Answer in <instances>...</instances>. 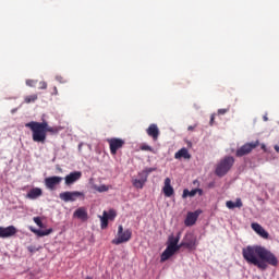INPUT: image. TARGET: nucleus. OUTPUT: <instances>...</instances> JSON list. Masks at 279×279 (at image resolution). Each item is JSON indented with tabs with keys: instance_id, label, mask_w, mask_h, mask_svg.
I'll use <instances>...</instances> for the list:
<instances>
[{
	"instance_id": "1",
	"label": "nucleus",
	"mask_w": 279,
	"mask_h": 279,
	"mask_svg": "<svg viewBox=\"0 0 279 279\" xmlns=\"http://www.w3.org/2000/svg\"><path fill=\"white\" fill-rule=\"evenodd\" d=\"M242 256L248 265H254V267L262 271L267 269V264L272 267H278V257L265 246L248 245L242 248Z\"/></svg>"
},
{
	"instance_id": "2",
	"label": "nucleus",
	"mask_w": 279,
	"mask_h": 279,
	"mask_svg": "<svg viewBox=\"0 0 279 279\" xmlns=\"http://www.w3.org/2000/svg\"><path fill=\"white\" fill-rule=\"evenodd\" d=\"M25 128H29L34 143H41L43 145L47 142L48 132L49 134H58L59 132L58 128L49 125L47 121H31L25 124Z\"/></svg>"
},
{
	"instance_id": "3",
	"label": "nucleus",
	"mask_w": 279,
	"mask_h": 279,
	"mask_svg": "<svg viewBox=\"0 0 279 279\" xmlns=\"http://www.w3.org/2000/svg\"><path fill=\"white\" fill-rule=\"evenodd\" d=\"M234 167V157L226 156L216 166L215 173L218 178H223Z\"/></svg>"
},
{
	"instance_id": "4",
	"label": "nucleus",
	"mask_w": 279,
	"mask_h": 279,
	"mask_svg": "<svg viewBox=\"0 0 279 279\" xmlns=\"http://www.w3.org/2000/svg\"><path fill=\"white\" fill-rule=\"evenodd\" d=\"M130 239H132V230L126 229L125 231H123V226L120 225L118 227V238L112 240V244L121 245V243H128V241H130Z\"/></svg>"
},
{
	"instance_id": "5",
	"label": "nucleus",
	"mask_w": 279,
	"mask_h": 279,
	"mask_svg": "<svg viewBox=\"0 0 279 279\" xmlns=\"http://www.w3.org/2000/svg\"><path fill=\"white\" fill-rule=\"evenodd\" d=\"M258 145H260V142L258 140L255 142L246 143L236 149L235 156L238 158H243V156H247L248 154H252V151H254V149H256Z\"/></svg>"
},
{
	"instance_id": "6",
	"label": "nucleus",
	"mask_w": 279,
	"mask_h": 279,
	"mask_svg": "<svg viewBox=\"0 0 279 279\" xmlns=\"http://www.w3.org/2000/svg\"><path fill=\"white\" fill-rule=\"evenodd\" d=\"M107 143L109 144L111 156H117L118 149H122L123 145H125V141L119 137L108 138Z\"/></svg>"
},
{
	"instance_id": "7",
	"label": "nucleus",
	"mask_w": 279,
	"mask_h": 279,
	"mask_svg": "<svg viewBox=\"0 0 279 279\" xmlns=\"http://www.w3.org/2000/svg\"><path fill=\"white\" fill-rule=\"evenodd\" d=\"M62 177H48L44 180V184L48 191H56L62 184Z\"/></svg>"
},
{
	"instance_id": "8",
	"label": "nucleus",
	"mask_w": 279,
	"mask_h": 279,
	"mask_svg": "<svg viewBox=\"0 0 279 279\" xmlns=\"http://www.w3.org/2000/svg\"><path fill=\"white\" fill-rule=\"evenodd\" d=\"M59 197L62 202L69 203V202H76L77 197H84V193L82 192H63L59 194Z\"/></svg>"
},
{
	"instance_id": "9",
	"label": "nucleus",
	"mask_w": 279,
	"mask_h": 279,
	"mask_svg": "<svg viewBox=\"0 0 279 279\" xmlns=\"http://www.w3.org/2000/svg\"><path fill=\"white\" fill-rule=\"evenodd\" d=\"M17 230L14 226L9 227H0V239H10V236H14Z\"/></svg>"
},
{
	"instance_id": "10",
	"label": "nucleus",
	"mask_w": 279,
	"mask_h": 279,
	"mask_svg": "<svg viewBox=\"0 0 279 279\" xmlns=\"http://www.w3.org/2000/svg\"><path fill=\"white\" fill-rule=\"evenodd\" d=\"M199 215H202V210L199 209L187 213V216L185 218V226H195L197 219L199 218Z\"/></svg>"
},
{
	"instance_id": "11",
	"label": "nucleus",
	"mask_w": 279,
	"mask_h": 279,
	"mask_svg": "<svg viewBox=\"0 0 279 279\" xmlns=\"http://www.w3.org/2000/svg\"><path fill=\"white\" fill-rule=\"evenodd\" d=\"M252 230H254V232H256V234H258V236H260L262 239H269V232H267L265 230V228H263V226L258 225V222H253L251 225Z\"/></svg>"
},
{
	"instance_id": "12",
	"label": "nucleus",
	"mask_w": 279,
	"mask_h": 279,
	"mask_svg": "<svg viewBox=\"0 0 279 279\" xmlns=\"http://www.w3.org/2000/svg\"><path fill=\"white\" fill-rule=\"evenodd\" d=\"M81 178H82V172L80 171L71 172L65 177L66 186H71V184H75V182H77V180H81Z\"/></svg>"
},
{
	"instance_id": "13",
	"label": "nucleus",
	"mask_w": 279,
	"mask_h": 279,
	"mask_svg": "<svg viewBox=\"0 0 279 279\" xmlns=\"http://www.w3.org/2000/svg\"><path fill=\"white\" fill-rule=\"evenodd\" d=\"M146 133L150 138H153V141H158V137L160 136V130L156 124H150L146 130Z\"/></svg>"
},
{
	"instance_id": "14",
	"label": "nucleus",
	"mask_w": 279,
	"mask_h": 279,
	"mask_svg": "<svg viewBox=\"0 0 279 279\" xmlns=\"http://www.w3.org/2000/svg\"><path fill=\"white\" fill-rule=\"evenodd\" d=\"M163 195L166 197H171L175 191L173 190V186H171V179L170 178H166L165 179V185H163Z\"/></svg>"
},
{
	"instance_id": "15",
	"label": "nucleus",
	"mask_w": 279,
	"mask_h": 279,
	"mask_svg": "<svg viewBox=\"0 0 279 279\" xmlns=\"http://www.w3.org/2000/svg\"><path fill=\"white\" fill-rule=\"evenodd\" d=\"M178 243H180V233L177 236L170 235L168 238V247L180 251L182 244L178 245Z\"/></svg>"
},
{
	"instance_id": "16",
	"label": "nucleus",
	"mask_w": 279,
	"mask_h": 279,
	"mask_svg": "<svg viewBox=\"0 0 279 279\" xmlns=\"http://www.w3.org/2000/svg\"><path fill=\"white\" fill-rule=\"evenodd\" d=\"M178 252L177 248H172L171 246H167L166 250L162 252L160 257V263H166V260H169L171 256H173Z\"/></svg>"
},
{
	"instance_id": "17",
	"label": "nucleus",
	"mask_w": 279,
	"mask_h": 279,
	"mask_svg": "<svg viewBox=\"0 0 279 279\" xmlns=\"http://www.w3.org/2000/svg\"><path fill=\"white\" fill-rule=\"evenodd\" d=\"M73 217H75L76 219H81V221H87L88 211H86V208L80 207L74 211Z\"/></svg>"
},
{
	"instance_id": "18",
	"label": "nucleus",
	"mask_w": 279,
	"mask_h": 279,
	"mask_svg": "<svg viewBox=\"0 0 279 279\" xmlns=\"http://www.w3.org/2000/svg\"><path fill=\"white\" fill-rule=\"evenodd\" d=\"M197 193H198V195H204V190H202V189H194V190H191V191H189V190H183V194H182V197H183V199H186V197H195L196 195H197Z\"/></svg>"
},
{
	"instance_id": "19",
	"label": "nucleus",
	"mask_w": 279,
	"mask_h": 279,
	"mask_svg": "<svg viewBox=\"0 0 279 279\" xmlns=\"http://www.w3.org/2000/svg\"><path fill=\"white\" fill-rule=\"evenodd\" d=\"M174 158L175 160H182V158H184V160H191V155L189 154V149L183 147L174 154Z\"/></svg>"
},
{
	"instance_id": "20",
	"label": "nucleus",
	"mask_w": 279,
	"mask_h": 279,
	"mask_svg": "<svg viewBox=\"0 0 279 279\" xmlns=\"http://www.w3.org/2000/svg\"><path fill=\"white\" fill-rule=\"evenodd\" d=\"M40 196H43V190L40 187H33L26 195L28 199H38Z\"/></svg>"
},
{
	"instance_id": "21",
	"label": "nucleus",
	"mask_w": 279,
	"mask_h": 279,
	"mask_svg": "<svg viewBox=\"0 0 279 279\" xmlns=\"http://www.w3.org/2000/svg\"><path fill=\"white\" fill-rule=\"evenodd\" d=\"M226 206L230 210L234 208H243V202L241 201V198H236L235 203L232 201H227Z\"/></svg>"
},
{
	"instance_id": "22",
	"label": "nucleus",
	"mask_w": 279,
	"mask_h": 279,
	"mask_svg": "<svg viewBox=\"0 0 279 279\" xmlns=\"http://www.w3.org/2000/svg\"><path fill=\"white\" fill-rule=\"evenodd\" d=\"M92 189H93L94 191H97V193H107V191H110V185H106V184H102V185L93 184V185H92Z\"/></svg>"
},
{
	"instance_id": "23",
	"label": "nucleus",
	"mask_w": 279,
	"mask_h": 279,
	"mask_svg": "<svg viewBox=\"0 0 279 279\" xmlns=\"http://www.w3.org/2000/svg\"><path fill=\"white\" fill-rule=\"evenodd\" d=\"M141 179L133 180V186L135 189H143L145 186V182H147L146 177H140Z\"/></svg>"
},
{
	"instance_id": "24",
	"label": "nucleus",
	"mask_w": 279,
	"mask_h": 279,
	"mask_svg": "<svg viewBox=\"0 0 279 279\" xmlns=\"http://www.w3.org/2000/svg\"><path fill=\"white\" fill-rule=\"evenodd\" d=\"M100 221H101V225H100L101 229L106 230V228H108V221H109L108 211L105 210L102 213V216H100Z\"/></svg>"
},
{
	"instance_id": "25",
	"label": "nucleus",
	"mask_w": 279,
	"mask_h": 279,
	"mask_svg": "<svg viewBox=\"0 0 279 279\" xmlns=\"http://www.w3.org/2000/svg\"><path fill=\"white\" fill-rule=\"evenodd\" d=\"M34 234H37V236H49L51 232H53V229H47V230H32Z\"/></svg>"
},
{
	"instance_id": "26",
	"label": "nucleus",
	"mask_w": 279,
	"mask_h": 279,
	"mask_svg": "<svg viewBox=\"0 0 279 279\" xmlns=\"http://www.w3.org/2000/svg\"><path fill=\"white\" fill-rule=\"evenodd\" d=\"M37 100H38V95L37 94H33V95L26 96L24 98V101L26 104H35Z\"/></svg>"
},
{
	"instance_id": "27",
	"label": "nucleus",
	"mask_w": 279,
	"mask_h": 279,
	"mask_svg": "<svg viewBox=\"0 0 279 279\" xmlns=\"http://www.w3.org/2000/svg\"><path fill=\"white\" fill-rule=\"evenodd\" d=\"M154 171H156V168H146L145 170L140 172L138 175L144 177L147 180V178H149V173H154Z\"/></svg>"
},
{
	"instance_id": "28",
	"label": "nucleus",
	"mask_w": 279,
	"mask_h": 279,
	"mask_svg": "<svg viewBox=\"0 0 279 279\" xmlns=\"http://www.w3.org/2000/svg\"><path fill=\"white\" fill-rule=\"evenodd\" d=\"M107 219H109V221H114V219H117V210L110 209L107 211Z\"/></svg>"
},
{
	"instance_id": "29",
	"label": "nucleus",
	"mask_w": 279,
	"mask_h": 279,
	"mask_svg": "<svg viewBox=\"0 0 279 279\" xmlns=\"http://www.w3.org/2000/svg\"><path fill=\"white\" fill-rule=\"evenodd\" d=\"M181 247H186L187 250H193V247H195V241L182 242Z\"/></svg>"
},
{
	"instance_id": "30",
	"label": "nucleus",
	"mask_w": 279,
	"mask_h": 279,
	"mask_svg": "<svg viewBox=\"0 0 279 279\" xmlns=\"http://www.w3.org/2000/svg\"><path fill=\"white\" fill-rule=\"evenodd\" d=\"M33 221L36 223V226H38V228H44L43 220L40 219V217H34Z\"/></svg>"
},
{
	"instance_id": "31",
	"label": "nucleus",
	"mask_w": 279,
	"mask_h": 279,
	"mask_svg": "<svg viewBox=\"0 0 279 279\" xmlns=\"http://www.w3.org/2000/svg\"><path fill=\"white\" fill-rule=\"evenodd\" d=\"M140 149L142 151H154V149L151 148V146L147 145V144H143Z\"/></svg>"
},
{
	"instance_id": "32",
	"label": "nucleus",
	"mask_w": 279,
	"mask_h": 279,
	"mask_svg": "<svg viewBox=\"0 0 279 279\" xmlns=\"http://www.w3.org/2000/svg\"><path fill=\"white\" fill-rule=\"evenodd\" d=\"M27 250L31 254H36V252H38V250H40L39 247H36L34 245L27 246Z\"/></svg>"
},
{
	"instance_id": "33",
	"label": "nucleus",
	"mask_w": 279,
	"mask_h": 279,
	"mask_svg": "<svg viewBox=\"0 0 279 279\" xmlns=\"http://www.w3.org/2000/svg\"><path fill=\"white\" fill-rule=\"evenodd\" d=\"M39 88H40V90H47V82L41 81V82L39 83Z\"/></svg>"
},
{
	"instance_id": "34",
	"label": "nucleus",
	"mask_w": 279,
	"mask_h": 279,
	"mask_svg": "<svg viewBox=\"0 0 279 279\" xmlns=\"http://www.w3.org/2000/svg\"><path fill=\"white\" fill-rule=\"evenodd\" d=\"M26 86H31V87L36 86V81H34V80H26Z\"/></svg>"
},
{
	"instance_id": "35",
	"label": "nucleus",
	"mask_w": 279,
	"mask_h": 279,
	"mask_svg": "<svg viewBox=\"0 0 279 279\" xmlns=\"http://www.w3.org/2000/svg\"><path fill=\"white\" fill-rule=\"evenodd\" d=\"M227 112H230V108L218 110V114H227Z\"/></svg>"
},
{
	"instance_id": "36",
	"label": "nucleus",
	"mask_w": 279,
	"mask_h": 279,
	"mask_svg": "<svg viewBox=\"0 0 279 279\" xmlns=\"http://www.w3.org/2000/svg\"><path fill=\"white\" fill-rule=\"evenodd\" d=\"M214 123H215V114H211L209 124H210V125H214Z\"/></svg>"
},
{
	"instance_id": "37",
	"label": "nucleus",
	"mask_w": 279,
	"mask_h": 279,
	"mask_svg": "<svg viewBox=\"0 0 279 279\" xmlns=\"http://www.w3.org/2000/svg\"><path fill=\"white\" fill-rule=\"evenodd\" d=\"M197 128V125H190L189 128H187V130H189V132H193V130H195Z\"/></svg>"
},
{
	"instance_id": "38",
	"label": "nucleus",
	"mask_w": 279,
	"mask_h": 279,
	"mask_svg": "<svg viewBox=\"0 0 279 279\" xmlns=\"http://www.w3.org/2000/svg\"><path fill=\"white\" fill-rule=\"evenodd\" d=\"M52 95H58V87H53V92H52Z\"/></svg>"
},
{
	"instance_id": "39",
	"label": "nucleus",
	"mask_w": 279,
	"mask_h": 279,
	"mask_svg": "<svg viewBox=\"0 0 279 279\" xmlns=\"http://www.w3.org/2000/svg\"><path fill=\"white\" fill-rule=\"evenodd\" d=\"M262 149H264V151H267V146H265V144H262Z\"/></svg>"
},
{
	"instance_id": "40",
	"label": "nucleus",
	"mask_w": 279,
	"mask_h": 279,
	"mask_svg": "<svg viewBox=\"0 0 279 279\" xmlns=\"http://www.w3.org/2000/svg\"><path fill=\"white\" fill-rule=\"evenodd\" d=\"M275 150L279 154V146L275 145Z\"/></svg>"
},
{
	"instance_id": "41",
	"label": "nucleus",
	"mask_w": 279,
	"mask_h": 279,
	"mask_svg": "<svg viewBox=\"0 0 279 279\" xmlns=\"http://www.w3.org/2000/svg\"><path fill=\"white\" fill-rule=\"evenodd\" d=\"M57 169H58V171H59L60 173H62V168L57 167Z\"/></svg>"
}]
</instances>
